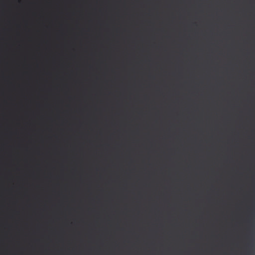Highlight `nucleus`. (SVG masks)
<instances>
[{"label": "nucleus", "mask_w": 255, "mask_h": 255, "mask_svg": "<svg viewBox=\"0 0 255 255\" xmlns=\"http://www.w3.org/2000/svg\"><path fill=\"white\" fill-rule=\"evenodd\" d=\"M0 255H6V254H0Z\"/></svg>", "instance_id": "f257e3e1"}]
</instances>
